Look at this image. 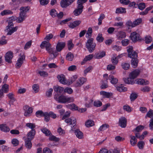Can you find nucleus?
<instances>
[{"mask_svg": "<svg viewBox=\"0 0 153 153\" xmlns=\"http://www.w3.org/2000/svg\"><path fill=\"white\" fill-rule=\"evenodd\" d=\"M127 51L128 53V57L132 58L131 60V65L133 67L136 68L137 67L138 63V61L137 58L138 56L137 53L133 51V47L129 46L127 47Z\"/></svg>", "mask_w": 153, "mask_h": 153, "instance_id": "1", "label": "nucleus"}, {"mask_svg": "<svg viewBox=\"0 0 153 153\" xmlns=\"http://www.w3.org/2000/svg\"><path fill=\"white\" fill-rule=\"evenodd\" d=\"M71 112L70 111H67L62 118V120L65 119V122L69 125H72L73 127L75 126L76 124V120L73 117L67 118L69 117L70 115Z\"/></svg>", "mask_w": 153, "mask_h": 153, "instance_id": "2", "label": "nucleus"}, {"mask_svg": "<svg viewBox=\"0 0 153 153\" xmlns=\"http://www.w3.org/2000/svg\"><path fill=\"white\" fill-rule=\"evenodd\" d=\"M54 98L58 102L62 103H69L74 101L73 97H68L63 95L59 96L58 97H54Z\"/></svg>", "mask_w": 153, "mask_h": 153, "instance_id": "3", "label": "nucleus"}, {"mask_svg": "<svg viewBox=\"0 0 153 153\" xmlns=\"http://www.w3.org/2000/svg\"><path fill=\"white\" fill-rule=\"evenodd\" d=\"M94 40L93 38H90L87 40L85 44L86 47L90 53L93 52L95 49L96 44L93 42Z\"/></svg>", "mask_w": 153, "mask_h": 153, "instance_id": "4", "label": "nucleus"}, {"mask_svg": "<svg viewBox=\"0 0 153 153\" xmlns=\"http://www.w3.org/2000/svg\"><path fill=\"white\" fill-rule=\"evenodd\" d=\"M8 25L6 27L5 31L7 32V35H11L18 29V27H13V22L10 21L8 22Z\"/></svg>", "mask_w": 153, "mask_h": 153, "instance_id": "5", "label": "nucleus"}, {"mask_svg": "<svg viewBox=\"0 0 153 153\" xmlns=\"http://www.w3.org/2000/svg\"><path fill=\"white\" fill-rule=\"evenodd\" d=\"M19 57L18 59L16 64V68H20L23 63V61L25 59V55L23 53H21L19 55Z\"/></svg>", "mask_w": 153, "mask_h": 153, "instance_id": "6", "label": "nucleus"}, {"mask_svg": "<svg viewBox=\"0 0 153 153\" xmlns=\"http://www.w3.org/2000/svg\"><path fill=\"white\" fill-rule=\"evenodd\" d=\"M130 37L132 42H136L141 40V38L140 34L136 32H132L130 34Z\"/></svg>", "mask_w": 153, "mask_h": 153, "instance_id": "7", "label": "nucleus"}, {"mask_svg": "<svg viewBox=\"0 0 153 153\" xmlns=\"http://www.w3.org/2000/svg\"><path fill=\"white\" fill-rule=\"evenodd\" d=\"M40 47L41 48L43 49L45 48H46V50L48 53H51L52 51H50L52 49L51 48V45L49 42L47 41H43L40 45Z\"/></svg>", "mask_w": 153, "mask_h": 153, "instance_id": "8", "label": "nucleus"}, {"mask_svg": "<svg viewBox=\"0 0 153 153\" xmlns=\"http://www.w3.org/2000/svg\"><path fill=\"white\" fill-rule=\"evenodd\" d=\"M23 110L25 111L24 115L27 117H30L32 113L33 109L32 107L25 105L23 107Z\"/></svg>", "mask_w": 153, "mask_h": 153, "instance_id": "9", "label": "nucleus"}, {"mask_svg": "<svg viewBox=\"0 0 153 153\" xmlns=\"http://www.w3.org/2000/svg\"><path fill=\"white\" fill-rule=\"evenodd\" d=\"M108 80V75L105 74L103 75V79L101 82L102 85L100 86L101 89H104L108 87L107 82Z\"/></svg>", "mask_w": 153, "mask_h": 153, "instance_id": "10", "label": "nucleus"}, {"mask_svg": "<svg viewBox=\"0 0 153 153\" xmlns=\"http://www.w3.org/2000/svg\"><path fill=\"white\" fill-rule=\"evenodd\" d=\"M13 57V53L11 51L7 52L5 56V61L8 63H11L12 62V59Z\"/></svg>", "mask_w": 153, "mask_h": 153, "instance_id": "11", "label": "nucleus"}, {"mask_svg": "<svg viewBox=\"0 0 153 153\" xmlns=\"http://www.w3.org/2000/svg\"><path fill=\"white\" fill-rule=\"evenodd\" d=\"M75 0H62L60 2L61 7L62 8H66L71 5Z\"/></svg>", "mask_w": 153, "mask_h": 153, "instance_id": "12", "label": "nucleus"}, {"mask_svg": "<svg viewBox=\"0 0 153 153\" xmlns=\"http://www.w3.org/2000/svg\"><path fill=\"white\" fill-rule=\"evenodd\" d=\"M140 71L139 70L136 69L130 73L129 77L134 80L139 74Z\"/></svg>", "mask_w": 153, "mask_h": 153, "instance_id": "13", "label": "nucleus"}, {"mask_svg": "<svg viewBox=\"0 0 153 153\" xmlns=\"http://www.w3.org/2000/svg\"><path fill=\"white\" fill-rule=\"evenodd\" d=\"M35 134V129L31 130L27 133V139L31 140L34 138Z\"/></svg>", "mask_w": 153, "mask_h": 153, "instance_id": "14", "label": "nucleus"}, {"mask_svg": "<svg viewBox=\"0 0 153 153\" xmlns=\"http://www.w3.org/2000/svg\"><path fill=\"white\" fill-rule=\"evenodd\" d=\"M65 43L64 42H59L57 44L56 48V51L60 52L65 47Z\"/></svg>", "mask_w": 153, "mask_h": 153, "instance_id": "15", "label": "nucleus"}, {"mask_svg": "<svg viewBox=\"0 0 153 153\" xmlns=\"http://www.w3.org/2000/svg\"><path fill=\"white\" fill-rule=\"evenodd\" d=\"M135 82V83L140 85H147L149 84V82L148 80H146L143 79H136Z\"/></svg>", "mask_w": 153, "mask_h": 153, "instance_id": "16", "label": "nucleus"}, {"mask_svg": "<svg viewBox=\"0 0 153 153\" xmlns=\"http://www.w3.org/2000/svg\"><path fill=\"white\" fill-rule=\"evenodd\" d=\"M86 81V79L85 78H79L75 84V86L76 87H80Z\"/></svg>", "mask_w": 153, "mask_h": 153, "instance_id": "17", "label": "nucleus"}, {"mask_svg": "<svg viewBox=\"0 0 153 153\" xmlns=\"http://www.w3.org/2000/svg\"><path fill=\"white\" fill-rule=\"evenodd\" d=\"M83 9V8L79 7L77 6L76 8L74 10L73 12L74 15L76 16L80 15L82 13Z\"/></svg>", "mask_w": 153, "mask_h": 153, "instance_id": "18", "label": "nucleus"}, {"mask_svg": "<svg viewBox=\"0 0 153 153\" xmlns=\"http://www.w3.org/2000/svg\"><path fill=\"white\" fill-rule=\"evenodd\" d=\"M127 120L124 117H121L119 120V125L122 128H125L126 126Z\"/></svg>", "mask_w": 153, "mask_h": 153, "instance_id": "19", "label": "nucleus"}, {"mask_svg": "<svg viewBox=\"0 0 153 153\" xmlns=\"http://www.w3.org/2000/svg\"><path fill=\"white\" fill-rule=\"evenodd\" d=\"M59 82L63 84H67V82L65 79V76L63 74L58 75L57 76Z\"/></svg>", "mask_w": 153, "mask_h": 153, "instance_id": "20", "label": "nucleus"}, {"mask_svg": "<svg viewBox=\"0 0 153 153\" xmlns=\"http://www.w3.org/2000/svg\"><path fill=\"white\" fill-rule=\"evenodd\" d=\"M81 22L80 20L75 21L72 23H70L68 25L70 28H74L79 25Z\"/></svg>", "mask_w": 153, "mask_h": 153, "instance_id": "21", "label": "nucleus"}, {"mask_svg": "<svg viewBox=\"0 0 153 153\" xmlns=\"http://www.w3.org/2000/svg\"><path fill=\"white\" fill-rule=\"evenodd\" d=\"M0 129L1 131L4 132H9L10 130V128L6 124L0 125Z\"/></svg>", "mask_w": 153, "mask_h": 153, "instance_id": "22", "label": "nucleus"}, {"mask_svg": "<svg viewBox=\"0 0 153 153\" xmlns=\"http://www.w3.org/2000/svg\"><path fill=\"white\" fill-rule=\"evenodd\" d=\"M130 138H131L130 140V144L132 146H135L137 142V140L135 137L132 135H130L129 136Z\"/></svg>", "mask_w": 153, "mask_h": 153, "instance_id": "23", "label": "nucleus"}, {"mask_svg": "<svg viewBox=\"0 0 153 153\" xmlns=\"http://www.w3.org/2000/svg\"><path fill=\"white\" fill-rule=\"evenodd\" d=\"M106 55L105 52L104 51H100L99 53L95 54V58L97 59H100L104 56Z\"/></svg>", "mask_w": 153, "mask_h": 153, "instance_id": "24", "label": "nucleus"}, {"mask_svg": "<svg viewBox=\"0 0 153 153\" xmlns=\"http://www.w3.org/2000/svg\"><path fill=\"white\" fill-rule=\"evenodd\" d=\"M115 13L117 14L126 13V9L122 7L117 8L116 9Z\"/></svg>", "mask_w": 153, "mask_h": 153, "instance_id": "25", "label": "nucleus"}, {"mask_svg": "<svg viewBox=\"0 0 153 153\" xmlns=\"http://www.w3.org/2000/svg\"><path fill=\"white\" fill-rule=\"evenodd\" d=\"M93 54H90L86 56L85 58L81 62V64L82 65H83L85 64L87 61L90 60L93 58Z\"/></svg>", "mask_w": 153, "mask_h": 153, "instance_id": "26", "label": "nucleus"}, {"mask_svg": "<svg viewBox=\"0 0 153 153\" xmlns=\"http://www.w3.org/2000/svg\"><path fill=\"white\" fill-rule=\"evenodd\" d=\"M124 82L127 84H133L135 83V81L133 80L131 78L129 77V78H123Z\"/></svg>", "mask_w": 153, "mask_h": 153, "instance_id": "27", "label": "nucleus"}, {"mask_svg": "<svg viewBox=\"0 0 153 153\" xmlns=\"http://www.w3.org/2000/svg\"><path fill=\"white\" fill-rule=\"evenodd\" d=\"M75 134L77 137L79 139H82L83 137V135L82 132L79 129H76L75 131Z\"/></svg>", "mask_w": 153, "mask_h": 153, "instance_id": "28", "label": "nucleus"}, {"mask_svg": "<svg viewBox=\"0 0 153 153\" xmlns=\"http://www.w3.org/2000/svg\"><path fill=\"white\" fill-rule=\"evenodd\" d=\"M29 10V7L28 6L24 7H22L20 8V10L21 11L20 13H24V15L26 16V13Z\"/></svg>", "mask_w": 153, "mask_h": 153, "instance_id": "29", "label": "nucleus"}, {"mask_svg": "<svg viewBox=\"0 0 153 153\" xmlns=\"http://www.w3.org/2000/svg\"><path fill=\"white\" fill-rule=\"evenodd\" d=\"M109 79L111 80V82L113 84H116L118 82V79L114 78L113 75H110L109 76L108 79Z\"/></svg>", "mask_w": 153, "mask_h": 153, "instance_id": "30", "label": "nucleus"}, {"mask_svg": "<svg viewBox=\"0 0 153 153\" xmlns=\"http://www.w3.org/2000/svg\"><path fill=\"white\" fill-rule=\"evenodd\" d=\"M100 95L104 96L105 97L108 98L110 97L112 95L111 93L106 92L104 91H101L100 92Z\"/></svg>", "mask_w": 153, "mask_h": 153, "instance_id": "31", "label": "nucleus"}, {"mask_svg": "<svg viewBox=\"0 0 153 153\" xmlns=\"http://www.w3.org/2000/svg\"><path fill=\"white\" fill-rule=\"evenodd\" d=\"M23 13H19V16L18 18V20L17 21L18 23H21L25 19V15H23Z\"/></svg>", "mask_w": 153, "mask_h": 153, "instance_id": "32", "label": "nucleus"}, {"mask_svg": "<svg viewBox=\"0 0 153 153\" xmlns=\"http://www.w3.org/2000/svg\"><path fill=\"white\" fill-rule=\"evenodd\" d=\"M31 141V140L27 139H26L25 141V146L28 149H30L32 147V144Z\"/></svg>", "mask_w": 153, "mask_h": 153, "instance_id": "33", "label": "nucleus"}, {"mask_svg": "<svg viewBox=\"0 0 153 153\" xmlns=\"http://www.w3.org/2000/svg\"><path fill=\"white\" fill-rule=\"evenodd\" d=\"M74 57L73 54L70 52L68 53L66 56V59L69 61H72Z\"/></svg>", "mask_w": 153, "mask_h": 153, "instance_id": "34", "label": "nucleus"}, {"mask_svg": "<svg viewBox=\"0 0 153 153\" xmlns=\"http://www.w3.org/2000/svg\"><path fill=\"white\" fill-rule=\"evenodd\" d=\"M88 0H78L77 2V4H78L77 6L79 7H81L82 8H84L83 4L84 3L87 1Z\"/></svg>", "mask_w": 153, "mask_h": 153, "instance_id": "35", "label": "nucleus"}, {"mask_svg": "<svg viewBox=\"0 0 153 153\" xmlns=\"http://www.w3.org/2000/svg\"><path fill=\"white\" fill-rule=\"evenodd\" d=\"M126 36V33L123 31H120L118 32V37L119 40H121L123 38L125 37Z\"/></svg>", "mask_w": 153, "mask_h": 153, "instance_id": "36", "label": "nucleus"}, {"mask_svg": "<svg viewBox=\"0 0 153 153\" xmlns=\"http://www.w3.org/2000/svg\"><path fill=\"white\" fill-rule=\"evenodd\" d=\"M53 89L54 91L56 92L57 93H61L64 90L63 88L59 86H58L57 87L54 86L53 87Z\"/></svg>", "mask_w": 153, "mask_h": 153, "instance_id": "37", "label": "nucleus"}, {"mask_svg": "<svg viewBox=\"0 0 153 153\" xmlns=\"http://www.w3.org/2000/svg\"><path fill=\"white\" fill-rule=\"evenodd\" d=\"M96 40L99 42H102L104 40V38L102 37V34H98L96 38Z\"/></svg>", "mask_w": 153, "mask_h": 153, "instance_id": "38", "label": "nucleus"}, {"mask_svg": "<svg viewBox=\"0 0 153 153\" xmlns=\"http://www.w3.org/2000/svg\"><path fill=\"white\" fill-rule=\"evenodd\" d=\"M117 89L118 91L120 92H124L127 90V88L124 87L122 84L117 87Z\"/></svg>", "mask_w": 153, "mask_h": 153, "instance_id": "39", "label": "nucleus"}, {"mask_svg": "<svg viewBox=\"0 0 153 153\" xmlns=\"http://www.w3.org/2000/svg\"><path fill=\"white\" fill-rule=\"evenodd\" d=\"M94 125V122L92 120H89L85 123V125L87 127L93 126Z\"/></svg>", "mask_w": 153, "mask_h": 153, "instance_id": "40", "label": "nucleus"}, {"mask_svg": "<svg viewBox=\"0 0 153 153\" xmlns=\"http://www.w3.org/2000/svg\"><path fill=\"white\" fill-rule=\"evenodd\" d=\"M41 130L46 136H49L51 134V131L46 128L41 129Z\"/></svg>", "mask_w": 153, "mask_h": 153, "instance_id": "41", "label": "nucleus"}, {"mask_svg": "<svg viewBox=\"0 0 153 153\" xmlns=\"http://www.w3.org/2000/svg\"><path fill=\"white\" fill-rule=\"evenodd\" d=\"M121 66L122 68L125 70L128 69L130 66V64L129 63L124 62H123L121 63Z\"/></svg>", "mask_w": 153, "mask_h": 153, "instance_id": "42", "label": "nucleus"}, {"mask_svg": "<svg viewBox=\"0 0 153 153\" xmlns=\"http://www.w3.org/2000/svg\"><path fill=\"white\" fill-rule=\"evenodd\" d=\"M142 22V19L141 18H139L135 20L133 22V24L134 27L139 25Z\"/></svg>", "mask_w": 153, "mask_h": 153, "instance_id": "43", "label": "nucleus"}, {"mask_svg": "<svg viewBox=\"0 0 153 153\" xmlns=\"http://www.w3.org/2000/svg\"><path fill=\"white\" fill-rule=\"evenodd\" d=\"M109 125L107 124H104L101 126L99 129V131H101L106 130L109 127Z\"/></svg>", "mask_w": 153, "mask_h": 153, "instance_id": "44", "label": "nucleus"}, {"mask_svg": "<svg viewBox=\"0 0 153 153\" xmlns=\"http://www.w3.org/2000/svg\"><path fill=\"white\" fill-rule=\"evenodd\" d=\"M13 12L9 10H4L1 13V15L2 16H4L8 14H11Z\"/></svg>", "mask_w": 153, "mask_h": 153, "instance_id": "45", "label": "nucleus"}, {"mask_svg": "<svg viewBox=\"0 0 153 153\" xmlns=\"http://www.w3.org/2000/svg\"><path fill=\"white\" fill-rule=\"evenodd\" d=\"M67 45L68 46V49L69 51L71 50L74 47V45L72 43V40H69L68 42Z\"/></svg>", "mask_w": 153, "mask_h": 153, "instance_id": "46", "label": "nucleus"}, {"mask_svg": "<svg viewBox=\"0 0 153 153\" xmlns=\"http://www.w3.org/2000/svg\"><path fill=\"white\" fill-rule=\"evenodd\" d=\"M147 117L150 118L153 117V110L152 109H150L147 112L145 117L146 118Z\"/></svg>", "mask_w": 153, "mask_h": 153, "instance_id": "47", "label": "nucleus"}, {"mask_svg": "<svg viewBox=\"0 0 153 153\" xmlns=\"http://www.w3.org/2000/svg\"><path fill=\"white\" fill-rule=\"evenodd\" d=\"M8 85L4 84L2 87L1 89L3 91L4 93L8 92L9 91Z\"/></svg>", "mask_w": 153, "mask_h": 153, "instance_id": "48", "label": "nucleus"}, {"mask_svg": "<svg viewBox=\"0 0 153 153\" xmlns=\"http://www.w3.org/2000/svg\"><path fill=\"white\" fill-rule=\"evenodd\" d=\"M105 18V16L103 14H101L100 17L98 19L99 22L98 23V25H100L102 24V21Z\"/></svg>", "mask_w": 153, "mask_h": 153, "instance_id": "49", "label": "nucleus"}, {"mask_svg": "<svg viewBox=\"0 0 153 153\" xmlns=\"http://www.w3.org/2000/svg\"><path fill=\"white\" fill-rule=\"evenodd\" d=\"M138 8L141 10H143L146 7V5L144 3L141 2L138 4Z\"/></svg>", "mask_w": 153, "mask_h": 153, "instance_id": "50", "label": "nucleus"}, {"mask_svg": "<svg viewBox=\"0 0 153 153\" xmlns=\"http://www.w3.org/2000/svg\"><path fill=\"white\" fill-rule=\"evenodd\" d=\"M138 95L135 93H132L130 96V99L131 101L134 100L137 97Z\"/></svg>", "mask_w": 153, "mask_h": 153, "instance_id": "51", "label": "nucleus"}, {"mask_svg": "<svg viewBox=\"0 0 153 153\" xmlns=\"http://www.w3.org/2000/svg\"><path fill=\"white\" fill-rule=\"evenodd\" d=\"M43 117H44V120L46 122H48L50 120V116L48 112H45L44 113Z\"/></svg>", "mask_w": 153, "mask_h": 153, "instance_id": "52", "label": "nucleus"}, {"mask_svg": "<svg viewBox=\"0 0 153 153\" xmlns=\"http://www.w3.org/2000/svg\"><path fill=\"white\" fill-rule=\"evenodd\" d=\"M126 26H127L128 28H129L130 27H134L133 24V22H132L131 21H128L127 22L126 24Z\"/></svg>", "mask_w": 153, "mask_h": 153, "instance_id": "53", "label": "nucleus"}, {"mask_svg": "<svg viewBox=\"0 0 153 153\" xmlns=\"http://www.w3.org/2000/svg\"><path fill=\"white\" fill-rule=\"evenodd\" d=\"M50 14L52 17H54L57 14V13L55 9H53L51 10Z\"/></svg>", "mask_w": 153, "mask_h": 153, "instance_id": "54", "label": "nucleus"}, {"mask_svg": "<svg viewBox=\"0 0 153 153\" xmlns=\"http://www.w3.org/2000/svg\"><path fill=\"white\" fill-rule=\"evenodd\" d=\"M26 126L32 129H34V128L36 126L35 124L31 123H27L26 124Z\"/></svg>", "mask_w": 153, "mask_h": 153, "instance_id": "55", "label": "nucleus"}, {"mask_svg": "<svg viewBox=\"0 0 153 153\" xmlns=\"http://www.w3.org/2000/svg\"><path fill=\"white\" fill-rule=\"evenodd\" d=\"M145 143L143 141H139L137 143V146L140 149H143L144 147Z\"/></svg>", "mask_w": 153, "mask_h": 153, "instance_id": "56", "label": "nucleus"}, {"mask_svg": "<svg viewBox=\"0 0 153 153\" xmlns=\"http://www.w3.org/2000/svg\"><path fill=\"white\" fill-rule=\"evenodd\" d=\"M111 60L112 63L114 65H116L118 62L117 58L115 56H113L112 57Z\"/></svg>", "mask_w": 153, "mask_h": 153, "instance_id": "57", "label": "nucleus"}, {"mask_svg": "<svg viewBox=\"0 0 153 153\" xmlns=\"http://www.w3.org/2000/svg\"><path fill=\"white\" fill-rule=\"evenodd\" d=\"M92 33V30L91 27H89L86 33V35L88 36H86V37L89 38L91 37Z\"/></svg>", "mask_w": 153, "mask_h": 153, "instance_id": "58", "label": "nucleus"}, {"mask_svg": "<svg viewBox=\"0 0 153 153\" xmlns=\"http://www.w3.org/2000/svg\"><path fill=\"white\" fill-rule=\"evenodd\" d=\"M93 100L92 99H90L88 101V102H86L85 103V105L86 107L89 108L92 106L93 105Z\"/></svg>", "mask_w": 153, "mask_h": 153, "instance_id": "59", "label": "nucleus"}, {"mask_svg": "<svg viewBox=\"0 0 153 153\" xmlns=\"http://www.w3.org/2000/svg\"><path fill=\"white\" fill-rule=\"evenodd\" d=\"M33 89L35 93H37L39 90V86L37 84H34L32 86Z\"/></svg>", "mask_w": 153, "mask_h": 153, "instance_id": "60", "label": "nucleus"}, {"mask_svg": "<svg viewBox=\"0 0 153 153\" xmlns=\"http://www.w3.org/2000/svg\"><path fill=\"white\" fill-rule=\"evenodd\" d=\"M102 105V102L100 101H95L94 103V105L96 107H100Z\"/></svg>", "mask_w": 153, "mask_h": 153, "instance_id": "61", "label": "nucleus"}, {"mask_svg": "<svg viewBox=\"0 0 153 153\" xmlns=\"http://www.w3.org/2000/svg\"><path fill=\"white\" fill-rule=\"evenodd\" d=\"M53 91V89L51 88L47 91L46 93V96L48 97H50L52 95V93Z\"/></svg>", "mask_w": 153, "mask_h": 153, "instance_id": "62", "label": "nucleus"}, {"mask_svg": "<svg viewBox=\"0 0 153 153\" xmlns=\"http://www.w3.org/2000/svg\"><path fill=\"white\" fill-rule=\"evenodd\" d=\"M44 113L41 110L38 111L36 113V116L38 117H43Z\"/></svg>", "mask_w": 153, "mask_h": 153, "instance_id": "63", "label": "nucleus"}, {"mask_svg": "<svg viewBox=\"0 0 153 153\" xmlns=\"http://www.w3.org/2000/svg\"><path fill=\"white\" fill-rule=\"evenodd\" d=\"M12 143L14 145V146H16L19 144V140L16 138L13 139L11 141Z\"/></svg>", "mask_w": 153, "mask_h": 153, "instance_id": "64", "label": "nucleus"}]
</instances>
